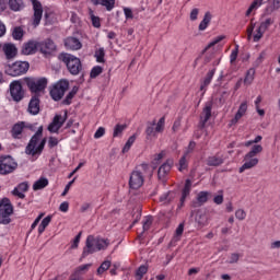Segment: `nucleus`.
Returning a JSON list of instances; mask_svg holds the SVG:
<instances>
[{"label":"nucleus","mask_w":280,"mask_h":280,"mask_svg":"<svg viewBox=\"0 0 280 280\" xmlns=\"http://www.w3.org/2000/svg\"><path fill=\"white\" fill-rule=\"evenodd\" d=\"M102 73V67L96 66L91 70V78H97V75H100Z\"/></svg>","instance_id":"obj_55"},{"label":"nucleus","mask_w":280,"mask_h":280,"mask_svg":"<svg viewBox=\"0 0 280 280\" xmlns=\"http://www.w3.org/2000/svg\"><path fill=\"white\" fill-rule=\"evenodd\" d=\"M43 137V126L38 127L35 135L31 138V141L28 142L25 153L30 156H40L43 154V150H45V143H47V138Z\"/></svg>","instance_id":"obj_2"},{"label":"nucleus","mask_w":280,"mask_h":280,"mask_svg":"<svg viewBox=\"0 0 280 280\" xmlns=\"http://www.w3.org/2000/svg\"><path fill=\"white\" fill-rule=\"evenodd\" d=\"M59 141H58V138L56 137H50L48 139V147L49 148H56V145H58Z\"/></svg>","instance_id":"obj_58"},{"label":"nucleus","mask_w":280,"mask_h":280,"mask_svg":"<svg viewBox=\"0 0 280 280\" xmlns=\"http://www.w3.org/2000/svg\"><path fill=\"white\" fill-rule=\"evenodd\" d=\"M106 135V129L104 127H100L94 133V139H102Z\"/></svg>","instance_id":"obj_54"},{"label":"nucleus","mask_w":280,"mask_h":280,"mask_svg":"<svg viewBox=\"0 0 280 280\" xmlns=\"http://www.w3.org/2000/svg\"><path fill=\"white\" fill-rule=\"evenodd\" d=\"M26 84L32 93H40L47 89V78L26 79Z\"/></svg>","instance_id":"obj_11"},{"label":"nucleus","mask_w":280,"mask_h":280,"mask_svg":"<svg viewBox=\"0 0 280 280\" xmlns=\"http://www.w3.org/2000/svg\"><path fill=\"white\" fill-rule=\"evenodd\" d=\"M222 202H224V195H222V191H221L220 195L214 196L213 203L222 205Z\"/></svg>","instance_id":"obj_57"},{"label":"nucleus","mask_w":280,"mask_h":280,"mask_svg":"<svg viewBox=\"0 0 280 280\" xmlns=\"http://www.w3.org/2000/svg\"><path fill=\"white\" fill-rule=\"evenodd\" d=\"M196 222H198V224L201 226H205V224H207V214H205V212H199L196 215Z\"/></svg>","instance_id":"obj_44"},{"label":"nucleus","mask_w":280,"mask_h":280,"mask_svg":"<svg viewBox=\"0 0 280 280\" xmlns=\"http://www.w3.org/2000/svg\"><path fill=\"white\" fill-rule=\"evenodd\" d=\"M67 121V113L65 115H55L52 121L48 125V132L57 133L62 126H65V122Z\"/></svg>","instance_id":"obj_12"},{"label":"nucleus","mask_w":280,"mask_h":280,"mask_svg":"<svg viewBox=\"0 0 280 280\" xmlns=\"http://www.w3.org/2000/svg\"><path fill=\"white\" fill-rule=\"evenodd\" d=\"M255 80V69L250 68L247 73L246 77L244 79V84H253V81Z\"/></svg>","instance_id":"obj_34"},{"label":"nucleus","mask_w":280,"mask_h":280,"mask_svg":"<svg viewBox=\"0 0 280 280\" xmlns=\"http://www.w3.org/2000/svg\"><path fill=\"white\" fill-rule=\"evenodd\" d=\"M126 125H116L114 128L113 137H121L124 130H126Z\"/></svg>","instance_id":"obj_43"},{"label":"nucleus","mask_w":280,"mask_h":280,"mask_svg":"<svg viewBox=\"0 0 280 280\" xmlns=\"http://www.w3.org/2000/svg\"><path fill=\"white\" fill-rule=\"evenodd\" d=\"M213 75H215V69H212L207 73L206 78L203 79V83L200 86L201 91H205V89H207V86L211 84V80H213Z\"/></svg>","instance_id":"obj_29"},{"label":"nucleus","mask_w":280,"mask_h":280,"mask_svg":"<svg viewBox=\"0 0 280 280\" xmlns=\"http://www.w3.org/2000/svg\"><path fill=\"white\" fill-rule=\"evenodd\" d=\"M9 8L13 12H19L25 8V2L23 0H9Z\"/></svg>","instance_id":"obj_26"},{"label":"nucleus","mask_w":280,"mask_h":280,"mask_svg":"<svg viewBox=\"0 0 280 280\" xmlns=\"http://www.w3.org/2000/svg\"><path fill=\"white\" fill-rule=\"evenodd\" d=\"M280 9V0H271L264 10L262 16H270L273 12Z\"/></svg>","instance_id":"obj_20"},{"label":"nucleus","mask_w":280,"mask_h":280,"mask_svg":"<svg viewBox=\"0 0 280 280\" xmlns=\"http://www.w3.org/2000/svg\"><path fill=\"white\" fill-rule=\"evenodd\" d=\"M14 213V207H12V202L10 199L3 198L0 201V224H10L12 220L10 215Z\"/></svg>","instance_id":"obj_5"},{"label":"nucleus","mask_w":280,"mask_h":280,"mask_svg":"<svg viewBox=\"0 0 280 280\" xmlns=\"http://www.w3.org/2000/svg\"><path fill=\"white\" fill-rule=\"evenodd\" d=\"M209 196H211V194L209 191H200L197 196V201L200 205H205V202H207L209 200Z\"/></svg>","instance_id":"obj_36"},{"label":"nucleus","mask_w":280,"mask_h":280,"mask_svg":"<svg viewBox=\"0 0 280 280\" xmlns=\"http://www.w3.org/2000/svg\"><path fill=\"white\" fill-rule=\"evenodd\" d=\"M150 226H152V217H145L142 221L143 233H145V231H150Z\"/></svg>","instance_id":"obj_45"},{"label":"nucleus","mask_w":280,"mask_h":280,"mask_svg":"<svg viewBox=\"0 0 280 280\" xmlns=\"http://www.w3.org/2000/svg\"><path fill=\"white\" fill-rule=\"evenodd\" d=\"M163 156H165V152H161L159 154L155 155L152 165H153V170H156V165H159L160 161L163 159Z\"/></svg>","instance_id":"obj_51"},{"label":"nucleus","mask_w":280,"mask_h":280,"mask_svg":"<svg viewBox=\"0 0 280 280\" xmlns=\"http://www.w3.org/2000/svg\"><path fill=\"white\" fill-rule=\"evenodd\" d=\"M91 266H93V264H85V265H81L79 267H77L74 269V277H82V275H86V272H89Z\"/></svg>","instance_id":"obj_28"},{"label":"nucleus","mask_w":280,"mask_h":280,"mask_svg":"<svg viewBox=\"0 0 280 280\" xmlns=\"http://www.w3.org/2000/svg\"><path fill=\"white\" fill-rule=\"evenodd\" d=\"M211 104H207L202 110L201 118H200V126L205 128V125L211 119Z\"/></svg>","instance_id":"obj_22"},{"label":"nucleus","mask_w":280,"mask_h":280,"mask_svg":"<svg viewBox=\"0 0 280 280\" xmlns=\"http://www.w3.org/2000/svg\"><path fill=\"white\" fill-rule=\"evenodd\" d=\"M34 10L33 25L38 27L40 25V21L43 19V4L38 0H30Z\"/></svg>","instance_id":"obj_14"},{"label":"nucleus","mask_w":280,"mask_h":280,"mask_svg":"<svg viewBox=\"0 0 280 280\" xmlns=\"http://www.w3.org/2000/svg\"><path fill=\"white\" fill-rule=\"evenodd\" d=\"M191 191V188L184 187L183 192H182V198H180V207H183V203L185 202V199L187 196H189Z\"/></svg>","instance_id":"obj_52"},{"label":"nucleus","mask_w":280,"mask_h":280,"mask_svg":"<svg viewBox=\"0 0 280 280\" xmlns=\"http://www.w3.org/2000/svg\"><path fill=\"white\" fill-rule=\"evenodd\" d=\"M12 195L18 196V198H21V199L25 198V194H23V191H21L16 187L12 190Z\"/></svg>","instance_id":"obj_62"},{"label":"nucleus","mask_w":280,"mask_h":280,"mask_svg":"<svg viewBox=\"0 0 280 280\" xmlns=\"http://www.w3.org/2000/svg\"><path fill=\"white\" fill-rule=\"evenodd\" d=\"M222 163H224V159L218 155H212L207 160V165H209V167H218L222 165Z\"/></svg>","instance_id":"obj_25"},{"label":"nucleus","mask_w":280,"mask_h":280,"mask_svg":"<svg viewBox=\"0 0 280 280\" xmlns=\"http://www.w3.org/2000/svg\"><path fill=\"white\" fill-rule=\"evenodd\" d=\"M16 167H19V164L12 156L5 155L0 158V176L12 174V172L16 171Z\"/></svg>","instance_id":"obj_7"},{"label":"nucleus","mask_w":280,"mask_h":280,"mask_svg":"<svg viewBox=\"0 0 280 280\" xmlns=\"http://www.w3.org/2000/svg\"><path fill=\"white\" fill-rule=\"evenodd\" d=\"M69 90V81L60 80L50 90V96L55 102H60L65 97V93Z\"/></svg>","instance_id":"obj_8"},{"label":"nucleus","mask_w":280,"mask_h":280,"mask_svg":"<svg viewBox=\"0 0 280 280\" xmlns=\"http://www.w3.org/2000/svg\"><path fill=\"white\" fill-rule=\"evenodd\" d=\"M209 23H211V13L206 12L203 20L199 24V32H205L209 27Z\"/></svg>","instance_id":"obj_30"},{"label":"nucleus","mask_w":280,"mask_h":280,"mask_svg":"<svg viewBox=\"0 0 280 280\" xmlns=\"http://www.w3.org/2000/svg\"><path fill=\"white\" fill-rule=\"evenodd\" d=\"M194 150H196V142L190 141L188 147L186 148V151L184 152V156H189V154H191V152H194Z\"/></svg>","instance_id":"obj_48"},{"label":"nucleus","mask_w":280,"mask_h":280,"mask_svg":"<svg viewBox=\"0 0 280 280\" xmlns=\"http://www.w3.org/2000/svg\"><path fill=\"white\" fill-rule=\"evenodd\" d=\"M38 51V40L31 39L22 47V54L24 56H32Z\"/></svg>","instance_id":"obj_16"},{"label":"nucleus","mask_w":280,"mask_h":280,"mask_svg":"<svg viewBox=\"0 0 280 280\" xmlns=\"http://www.w3.org/2000/svg\"><path fill=\"white\" fill-rule=\"evenodd\" d=\"M51 222V217L48 215L42 220V223L38 226V233H45V230L49 226V223Z\"/></svg>","instance_id":"obj_33"},{"label":"nucleus","mask_w":280,"mask_h":280,"mask_svg":"<svg viewBox=\"0 0 280 280\" xmlns=\"http://www.w3.org/2000/svg\"><path fill=\"white\" fill-rule=\"evenodd\" d=\"M150 166L148 164H141L137 166L136 170L131 173L129 178V187L131 189H139L143 186L144 177L143 174L148 172Z\"/></svg>","instance_id":"obj_3"},{"label":"nucleus","mask_w":280,"mask_h":280,"mask_svg":"<svg viewBox=\"0 0 280 280\" xmlns=\"http://www.w3.org/2000/svg\"><path fill=\"white\" fill-rule=\"evenodd\" d=\"M199 13H200V10L192 9L191 12H190V21H197Z\"/></svg>","instance_id":"obj_61"},{"label":"nucleus","mask_w":280,"mask_h":280,"mask_svg":"<svg viewBox=\"0 0 280 280\" xmlns=\"http://www.w3.org/2000/svg\"><path fill=\"white\" fill-rule=\"evenodd\" d=\"M59 60H62L67 66V69L72 75H78L82 71V62L80 59L71 54H61Z\"/></svg>","instance_id":"obj_4"},{"label":"nucleus","mask_w":280,"mask_h":280,"mask_svg":"<svg viewBox=\"0 0 280 280\" xmlns=\"http://www.w3.org/2000/svg\"><path fill=\"white\" fill-rule=\"evenodd\" d=\"M20 191H22V194H25V191H27V189H30V184H27V182H23L20 185H18L16 187Z\"/></svg>","instance_id":"obj_56"},{"label":"nucleus","mask_w":280,"mask_h":280,"mask_svg":"<svg viewBox=\"0 0 280 280\" xmlns=\"http://www.w3.org/2000/svg\"><path fill=\"white\" fill-rule=\"evenodd\" d=\"M240 261V254H231L229 264H237Z\"/></svg>","instance_id":"obj_60"},{"label":"nucleus","mask_w":280,"mask_h":280,"mask_svg":"<svg viewBox=\"0 0 280 280\" xmlns=\"http://www.w3.org/2000/svg\"><path fill=\"white\" fill-rule=\"evenodd\" d=\"M264 152V147H261V144H255L252 147L250 151L247 153L249 154V156H255L257 154H261Z\"/></svg>","instance_id":"obj_37"},{"label":"nucleus","mask_w":280,"mask_h":280,"mask_svg":"<svg viewBox=\"0 0 280 280\" xmlns=\"http://www.w3.org/2000/svg\"><path fill=\"white\" fill-rule=\"evenodd\" d=\"M188 163H187V156L183 155L179 160V172H184V170H187Z\"/></svg>","instance_id":"obj_47"},{"label":"nucleus","mask_w":280,"mask_h":280,"mask_svg":"<svg viewBox=\"0 0 280 280\" xmlns=\"http://www.w3.org/2000/svg\"><path fill=\"white\" fill-rule=\"evenodd\" d=\"M13 38L15 40H21L23 38V30L21 27H15L13 31Z\"/></svg>","instance_id":"obj_49"},{"label":"nucleus","mask_w":280,"mask_h":280,"mask_svg":"<svg viewBox=\"0 0 280 280\" xmlns=\"http://www.w3.org/2000/svg\"><path fill=\"white\" fill-rule=\"evenodd\" d=\"M65 46L67 47V49H71L72 51H78V49H82V43H80V39L75 37L66 38Z\"/></svg>","instance_id":"obj_19"},{"label":"nucleus","mask_w":280,"mask_h":280,"mask_svg":"<svg viewBox=\"0 0 280 280\" xmlns=\"http://www.w3.org/2000/svg\"><path fill=\"white\" fill-rule=\"evenodd\" d=\"M27 71H30V63L27 61H15L7 69L8 75H12V78L23 75V73H27Z\"/></svg>","instance_id":"obj_9"},{"label":"nucleus","mask_w":280,"mask_h":280,"mask_svg":"<svg viewBox=\"0 0 280 280\" xmlns=\"http://www.w3.org/2000/svg\"><path fill=\"white\" fill-rule=\"evenodd\" d=\"M101 5L106 8L107 12H110L115 8V0H101Z\"/></svg>","instance_id":"obj_41"},{"label":"nucleus","mask_w":280,"mask_h":280,"mask_svg":"<svg viewBox=\"0 0 280 280\" xmlns=\"http://www.w3.org/2000/svg\"><path fill=\"white\" fill-rule=\"evenodd\" d=\"M172 165H174V162L172 160L166 161L163 163L158 171V177L165 178L166 174H170V171L172 170Z\"/></svg>","instance_id":"obj_21"},{"label":"nucleus","mask_w":280,"mask_h":280,"mask_svg":"<svg viewBox=\"0 0 280 280\" xmlns=\"http://www.w3.org/2000/svg\"><path fill=\"white\" fill-rule=\"evenodd\" d=\"M163 130H165V117L160 118L158 122L156 120L148 122L145 129L147 139H156V135L163 132Z\"/></svg>","instance_id":"obj_6"},{"label":"nucleus","mask_w":280,"mask_h":280,"mask_svg":"<svg viewBox=\"0 0 280 280\" xmlns=\"http://www.w3.org/2000/svg\"><path fill=\"white\" fill-rule=\"evenodd\" d=\"M235 218L236 220H240V221L246 220V211H244V209L236 210Z\"/></svg>","instance_id":"obj_50"},{"label":"nucleus","mask_w":280,"mask_h":280,"mask_svg":"<svg viewBox=\"0 0 280 280\" xmlns=\"http://www.w3.org/2000/svg\"><path fill=\"white\" fill-rule=\"evenodd\" d=\"M27 112L30 115H38L40 113V100L38 96H33L28 103Z\"/></svg>","instance_id":"obj_17"},{"label":"nucleus","mask_w":280,"mask_h":280,"mask_svg":"<svg viewBox=\"0 0 280 280\" xmlns=\"http://www.w3.org/2000/svg\"><path fill=\"white\" fill-rule=\"evenodd\" d=\"M23 128H25L24 122L15 124L12 128V137L14 139H21V135L23 133Z\"/></svg>","instance_id":"obj_27"},{"label":"nucleus","mask_w":280,"mask_h":280,"mask_svg":"<svg viewBox=\"0 0 280 280\" xmlns=\"http://www.w3.org/2000/svg\"><path fill=\"white\" fill-rule=\"evenodd\" d=\"M91 21L93 24V27H101L102 24L100 23V18L95 16V15H91Z\"/></svg>","instance_id":"obj_59"},{"label":"nucleus","mask_w":280,"mask_h":280,"mask_svg":"<svg viewBox=\"0 0 280 280\" xmlns=\"http://www.w3.org/2000/svg\"><path fill=\"white\" fill-rule=\"evenodd\" d=\"M275 23V20L271 18L266 19L264 22L260 23V28L264 30L265 32Z\"/></svg>","instance_id":"obj_46"},{"label":"nucleus","mask_w":280,"mask_h":280,"mask_svg":"<svg viewBox=\"0 0 280 280\" xmlns=\"http://www.w3.org/2000/svg\"><path fill=\"white\" fill-rule=\"evenodd\" d=\"M108 268H110V260H105L97 268L96 272H97V275H104V272H106V270H108Z\"/></svg>","instance_id":"obj_40"},{"label":"nucleus","mask_w":280,"mask_h":280,"mask_svg":"<svg viewBox=\"0 0 280 280\" xmlns=\"http://www.w3.org/2000/svg\"><path fill=\"white\" fill-rule=\"evenodd\" d=\"M105 56L106 51L104 50V48H98L95 50L94 58H96V62H105Z\"/></svg>","instance_id":"obj_35"},{"label":"nucleus","mask_w":280,"mask_h":280,"mask_svg":"<svg viewBox=\"0 0 280 280\" xmlns=\"http://www.w3.org/2000/svg\"><path fill=\"white\" fill-rule=\"evenodd\" d=\"M59 211H61L62 213H67V211H69V203L67 201H63L59 206Z\"/></svg>","instance_id":"obj_63"},{"label":"nucleus","mask_w":280,"mask_h":280,"mask_svg":"<svg viewBox=\"0 0 280 280\" xmlns=\"http://www.w3.org/2000/svg\"><path fill=\"white\" fill-rule=\"evenodd\" d=\"M77 94H78V86H73L72 90L66 96V98L62 101V104H65L66 106H69V104H71V100H73V97H75Z\"/></svg>","instance_id":"obj_32"},{"label":"nucleus","mask_w":280,"mask_h":280,"mask_svg":"<svg viewBox=\"0 0 280 280\" xmlns=\"http://www.w3.org/2000/svg\"><path fill=\"white\" fill-rule=\"evenodd\" d=\"M258 164H259V159L246 153L244 156V164L240 167L238 172L240 174H242L246 172V170H253V167H257Z\"/></svg>","instance_id":"obj_15"},{"label":"nucleus","mask_w":280,"mask_h":280,"mask_svg":"<svg viewBox=\"0 0 280 280\" xmlns=\"http://www.w3.org/2000/svg\"><path fill=\"white\" fill-rule=\"evenodd\" d=\"M49 185V179L47 177H40L33 184L34 191H40V189H45Z\"/></svg>","instance_id":"obj_23"},{"label":"nucleus","mask_w":280,"mask_h":280,"mask_svg":"<svg viewBox=\"0 0 280 280\" xmlns=\"http://www.w3.org/2000/svg\"><path fill=\"white\" fill-rule=\"evenodd\" d=\"M174 198H176V192L168 191L160 197V201H162L163 205H170Z\"/></svg>","instance_id":"obj_31"},{"label":"nucleus","mask_w":280,"mask_h":280,"mask_svg":"<svg viewBox=\"0 0 280 280\" xmlns=\"http://www.w3.org/2000/svg\"><path fill=\"white\" fill-rule=\"evenodd\" d=\"M9 91L13 102H22L23 97H25V90H23V85L20 83V81L11 82Z\"/></svg>","instance_id":"obj_10"},{"label":"nucleus","mask_w":280,"mask_h":280,"mask_svg":"<svg viewBox=\"0 0 280 280\" xmlns=\"http://www.w3.org/2000/svg\"><path fill=\"white\" fill-rule=\"evenodd\" d=\"M38 51L44 56H51L56 51V43L49 38L38 42Z\"/></svg>","instance_id":"obj_13"},{"label":"nucleus","mask_w":280,"mask_h":280,"mask_svg":"<svg viewBox=\"0 0 280 280\" xmlns=\"http://www.w3.org/2000/svg\"><path fill=\"white\" fill-rule=\"evenodd\" d=\"M135 141H137V136L133 135V136L129 137L125 147L122 148L124 154H126V152H128L130 150V148H132V144L135 143Z\"/></svg>","instance_id":"obj_39"},{"label":"nucleus","mask_w":280,"mask_h":280,"mask_svg":"<svg viewBox=\"0 0 280 280\" xmlns=\"http://www.w3.org/2000/svg\"><path fill=\"white\" fill-rule=\"evenodd\" d=\"M247 110H248V102L245 101V102H243V103L240 105V107H238V109H237V112H236L234 118L231 120V124H232V125L237 124V121H240V120L242 119V117H244V115H246V112H247Z\"/></svg>","instance_id":"obj_18"},{"label":"nucleus","mask_w":280,"mask_h":280,"mask_svg":"<svg viewBox=\"0 0 280 280\" xmlns=\"http://www.w3.org/2000/svg\"><path fill=\"white\" fill-rule=\"evenodd\" d=\"M264 34H266V31L259 25L256 30V34L254 35V43H259V40H261L264 37Z\"/></svg>","instance_id":"obj_42"},{"label":"nucleus","mask_w":280,"mask_h":280,"mask_svg":"<svg viewBox=\"0 0 280 280\" xmlns=\"http://www.w3.org/2000/svg\"><path fill=\"white\" fill-rule=\"evenodd\" d=\"M110 242L106 238L89 235L86 238L85 247L83 248V253L81 255L80 261L89 257V255H93V253H97V250H106Z\"/></svg>","instance_id":"obj_1"},{"label":"nucleus","mask_w":280,"mask_h":280,"mask_svg":"<svg viewBox=\"0 0 280 280\" xmlns=\"http://www.w3.org/2000/svg\"><path fill=\"white\" fill-rule=\"evenodd\" d=\"M221 40H224V36H218L215 37L212 42H210L208 44V46L205 48L203 54H207L209 51V49H211V47H215V45H218V43H221Z\"/></svg>","instance_id":"obj_38"},{"label":"nucleus","mask_w":280,"mask_h":280,"mask_svg":"<svg viewBox=\"0 0 280 280\" xmlns=\"http://www.w3.org/2000/svg\"><path fill=\"white\" fill-rule=\"evenodd\" d=\"M2 49L9 59L16 56V46H14V44H4Z\"/></svg>","instance_id":"obj_24"},{"label":"nucleus","mask_w":280,"mask_h":280,"mask_svg":"<svg viewBox=\"0 0 280 280\" xmlns=\"http://www.w3.org/2000/svg\"><path fill=\"white\" fill-rule=\"evenodd\" d=\"M145 272H148V267L145 266H140L139 269L137 270V277L138 279H143V275H145Z\"/></svg>","instance_id":"obj_53"},{"label":"nucleus","mask_w":280,"mask_h":280,"mask_svg":"<svg viewBox=\"0 0 280 280\" xmlns=\"http://www.w3.org/2000/svg\"><path fill=\"white\" fill-rule=\"evenodd\" d=\"M80 237H82V232H80V233L75 236V238H74V241H73V243H72V245H71V248H78V244H80Z\"/></svg>","instance_id":"obj_64"}]
</instances>
